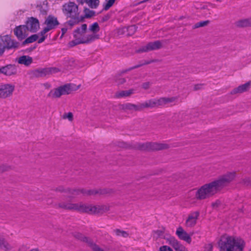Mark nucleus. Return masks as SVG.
I'll list each match as a JSON object with an SVG mask.
<instances>
[{
	"mask_svg": "<svg viewBox=\"0 0 251 251\" xmlns=\"http://www.w3.org/2000/svg\"><path fill=\"white\" fill-rule=\"evenodd\" d=\"M150 83L149 82H144L142 84V88L145 90L149 88Z\"/></svg>",
	"mask_w": 251,
	"mask_h": 251,
	"instance_id": "nucleus-51",
	"label": "nucleus"
},
{
	"mask_svg": "<svg viewBox=\"0 0 251 251\" xmlns=\"http://www.w3.org/2000/svg\"><path fill=\"white\" fill-rule=\"evenodd\" d=\"M113 192L112 189H102L99 190H95V195H104L107 194H110Z\"/></svg>",
	"mask_w": 251,
	"mask_h": 251,
	"instance_id": "nucleus-29",
	"label": "nucleus"
},
{
	"mask_svg": "<svg viewBox=\"0 0 251 251\" xmlns=\"http://www.w3.org/2000/svg\"><path fill=\"white\" fill-rule=\"evenodd\" d=\"M234 177V173H228L210 183L203 185L197 191L196 198L198 200H203L213 196L232 181Z\"/></svg>",
	"mask_w": 251,
	"mask_h": 251,
	"instance_id": "nucleus-1",
	"label": "nucleus"
},
{
	"mask_svg": "<svg viewBox=\"0 0 251 251\" xmlns=\"http://www.w3.org/2000/svg\"><path fill=\"white\" fill-rule=\"evenodd\" d=\"M29 251H39V250L38 249H33L30 250Z\"/></svg>",
	"mask_w": 251,
	"mask_h": 251,
	"instance_id": "nucleus-64",
	"label": "nucleus"
},
{
	"mask_svg": "<svg viewBox=\"0 0 251 251\" xmlns=\"http://www.w3.org/2000/svg\"><path fill=\"white\" fill-rule=\"evenodd\" d=\"M250 181V179L249 178L245 179L244 180V183H245V184H248V183H249Z\"/></svg>",
	"mask_w": 251,
	"mask_h": 251,
	"instance_id": "nucleus-58",
	"label": "nucleus"
},
{
	"mask_svg": "<svg viewBox=\"0 0 251 251\" xmlns=\"http://www.w3.org/2000/svg\"><path fill=\"white\" fill-rule=\"evenodd\" d=\"M218 244L220 251H242L245 243L241 238L224 235Z\"/></svg>",
	"mask_w": 251,
	"mask_h": 251,
	"instance_id": "nucleus-2",
	"label": "nucleus"
},
{
	"mask_svg": "<svg viewBox=\"0 0 251 251\" xmlns=\"http://www.w3.org/2000/svg\"><path fill=\"white\" fill-rule=\"evenodd\" d=\"M63 119H68L69 121H72L73 120V114L72 112H68L64 113L62 116Z\"/></svg>",
	"mask_w": 251,
	"mask_h": 251,
	"instance_id": "nucleus-39",
	"label": "nucleus"
},
{
	"mask_svg": "<svg viewBox=\"0 0 251 251\" xmlns=\"http://www.w3.org/2000/svg\"><path fill=\"white\" fill-rule=\"evenodd\" d=\"M49 31V30L47 28L44 27L43 29L39 33V34L41 36L43 37V36H46L45 34Z\"/></svg>",
	"mask_w": 251,
	"mask_h": 251,
	"instance_id": "nucleus-50",
	"label": "nucleus"
},
{
	"mask_svg": "<svg viewBox=\"0 0 251 251\" xmlns=\"http://www.w3.org/2000/svg\"><path fill=\"white\" fill-rule=\"evenodd\" d=\"M47 36H43V37H42L41 38L39 39L38 41V43H41L44 41L46 38Z\"/></svg>",
	"mask_w": 251,
	"mask_h": 251,
	"instance_id": "nucleus-54",
	"label": "nucleus"
},
{
	"mask_svg": "<svg viewBox=\"0 0 251 251\" xmlns=\"http://www.w3.org/2000/svg\"><path fill=\"white\" fill-rule=\"evenodd\" d=\"M251 85V81H249L248 82L234 88L231 91L230 94L234 95L246 92L250 89Z\"/></svg>",
	"mask_w": 251,
	"mask_h": 251,
	"instance_id": "nucleus-18",
	"label": "nucleus"
},
{
	"mask_svg": "<svg viewBox=\"0 0 251 251\" xmlns=\"http://www.w3.org/2000/svg\"><path fill=\"white\" fill-rule=\"evenodd\" d=\"M67 64V69H69L75 67L76 65L75 61L73 59L69 60Z\"/></svg>",
	"mask_w": 251,
	"mask_h": 251,
	"instance_id": "nucleus-43",
	"label": "nucleus"
},
{
	"mask_svg": "<svg viewBox=\"0 0 251 251\" xmlns=\"http://www.w3.org/2000/svg\"><path fill=\"white\" fill-rule=\"evenodd\" d=\"M38 35L37 34L32 35L27 38H26L23 42V44H26L28 43H31L36 41L38 38Z\"/></svg>",
	"mask_w": 251,
	"mask_h": 251,
	"instance_id": "nucleus-31",
	"label": "nucleus"
},
{
	"mask_svg": "<svg viewBox=\"0 0 251 251\" xmlns=\"http://www.w3.org/2000/svg\"><path fill=\"white\" fill-rule=\"evenodd\" d=\"M126 28H119L117 30V34L118 35H123L125 32Z\"/></svg>",
	"mask_w": 251,
	"mask_h": 251,
	"instance_id": "nucleus-49",
	"label": "nucleus"
},
{
	"mask_svg": "<svg viewBox=\"0 0 251 251\" xmlns=\"http://www.w3.org/2000/svg\"><path fill=\"white\" fill-rule=\"evenodd\" d=\"M84 17L85 18L91 17L94 14V12L93 11L90 10L89 9L86 8H84Z\"/></svg>",
	"mask_w": 251,
	"mask_h": 251,
	"instance_id": "nucleus-40",
	"label": "nucleus"
},
{
	"mask_svg": "<svg viewBox=\"0 0 251 251\" xmlns=\"http://www.w3.org/2000/svg\"><path fill=\"white\" fill-rule=\"evenodd\" d=\"M163 239L166 240L167 243L171 245L172 247L176 242V241H177V240L174 237L171 236L170 235L164 236Z\"/></svg>",
	"mask_w": 251,
	"mask_h": 251,
	"instance_id": "nucleus-28",
	"label": "nucleus"
},
{
	"mask_svg": "<svg viewBox=\"0 0 251 251\" xmlns=\"http://www.w3.org/2000/svg\"><path fill=\"white\" fill-rule=\"evenodd\" d=\"M177 100L176 97L171 98L162 97L158 99L159 106H164L169 103L176 101Z\"/></svg>",
	"mask_w": 251,
	"mask_h": 251,
	"instance_id": "nucleus-21",
	"label": "nucleus"
},
{
	"mask_svg": "<svg viewBox=\"0 0 251 251\" xmlns=\"http://www.w3.org/2000/svg\"><path fill=\"white\" fill-rule=\"evenodd\" d=\"M148 0H144L141 1L140 2H139V4L144 3L145 2L148 1Z\"/></svg>",
	"mask_w": 251,
	"mask_h": 251,
	"instance_id": "nucleus-63",
	"label": "nucleus"
},
{
	"mask_svg": "<svg viewBox=\"0 0 251 251\" xmlns=\"http://www.w3.org/2000/svg\"><path fill=\"white\" fill-rule=\"evenodd\" d=\"M142 110L145 108L158 107V99H151L141 103Z\"/></svg>",
	"mask_w": 251,
	"mask_h": 251,
	"instance_id": "nucleus-19",
	"label": "nucleus"
},
{
	"mask_svg": "<svg viewBox=\"0 0 251 251\" xmlns=\"http://www.w3.org/2000/svg\"><path fill=\"white\" fill-rule=\"evenodd\" d=\"M82 240H83V241L86 242H89V239L87 237H83L82 238Z\"/></svg>",
	"mask_w": 251,
	"mask_h": 251,
	"instance_id": "nucleus-57",
	"label": "nucleus"
},
{
	"mask_svg": "<svg viewBox=\"0 0 251 251\" xmlns=\"http://www.w3.org/2000/svg\"><path fill=\"white\" fill-rule=\"evenodd\" d=\"M99 0H95V8L99 4Z\"/></svg>",
	"mask_w": 251,
	"mask_h": 251,
	"instance_id": "nucleus-59",
	"label": "nucleus"
},
{
	"mask_svg": "<svg viewBox=\"0 0 251 251\" xmlns=\"http://www.w3.org/2000/svg\"><path fill=\"white\" fill-rule=\"evenodd\" d=\"M115 0H108L105 4H103V9L107 10L113 5Z\"/></svg>",
	"mask_w": 251,
	"mask_h": 251,
	"instance_id": "nucleus-37",
	"label": "nucleus"
},
{
	"mask_svg": "<svg viewBox=\"0 0 251 251\" xmlns=\"http://www.w3.org/2000/svg\"><path fill=\"white\" fill-rule=\"evenodd\" d=\"M111 13H108L101 18V21L102 22H106L111 17Z\"/></svg>",
	"mask_w": 251,
	"mask_h": 251,
	"instance_id": "nucleus-48",
	"label": "nucleus"
},
{
	"mask_svg": "<svg viewBox=\"0 0 251 251\" xmlns=\"http://www.w3.org/2000/svg\"><path fill=\"white\" fill-rule=\"evenodd\" d=\"M176 234L178 238L182 240L186 241L188 243L191 242V238L182 227H178L176 231Z\"/></svg>",
	"mask_w": 251,
	"mask_h": 251,
	"instance_id": "nucleus-14",
	"label": "nucleus"
},
{
	"mask_svg": "<svg viewBox=\"0 0 251 251\" xmlns=\"http://www.w3.org/2000/svg\"><path fill=\"white\" fill-rule=\"evenodd\" d=\"M210 23V21L206 20L204 21H201L200 22L197 23L195 24L193 26V29H196L197 28L204 27L207 26Z\"/></svg>",
	"mask_w": 251,
	"mask_h": 251,
	"instance_id": "nucleus-30",
	"label": "nucleus"
},
{
	"mask_svg": "<svg viewBox=\"0 0 251 251\" xmlns=\"http://www.w3.org/2000/svg\"><path fill=\"white\" fill-rule=\"evenodd\" d=\"M142 66H143L142 63L138 64L137 65H135V66H134L133 67H130V68H128V69H126V70L123 71L122 73H126L128 71H131L132 70H133V69L139 68V67H141Z\"/></svg>",
	"mask_w": 251,
	"mask_h": 251,
	"instance_id": "nucleus-45",
	"label": "nucleus"
},
{
	"mask_svg": "<svg viewBox=\"0 0 251 251\" xmlns=\"http://www.w3.org/2000/svg\"><path fill=\"white\" fill-rule=\"evenodd\" d=\"M145 148L149 150L159 151L167 149L169 148L168 145L158 143H147Z\"/></svg>",
	"mask_w": 251,
	"mask_h": 251,
	"instance_id": "nucleus-12",
	"label": "nucleus"
},
{
	"mask_svg": "<svg viewBox=\"0 0 251 251\" xmlns=\"http://www.w3.org/2000/svg\"><path fill=\"white\" fill-rule=\"evenodd\" d=\"M173 247L176 251H185L184 247L181 245L178 241L174 245Z\"/></svg>",
	"mask_w": 251,
	"mask_h": 251,
	"instance_id": "nucleus-34",
	"label": "nucleus"
},
{
	"mask_svg": "<svg viewBox=\"0 0 251 251\" xmlns=\"http://www.w3.org/2000/svg\"><path fill=\"white\" fill-rule=\"evenodd\" d=\"M173 247L176 251H185L184 247L181 245L178 241L174 245Z\"/></svg>",
	"mask_w": 251,
	"mask_h": 251,
	"instance_id": "nucleus-35",
	"label": "nucleus"
},
{
	"mask_svg": "<svg viewBox=\"0 0 251 251\" xmlns=\"http://www.w3.org/2000/svg\"><path fill=\"white\" fill-rule=\"evenodd\" d=\"M134 89H131L128 90H123L118 91L115 94V97L116 98H121L130 96L134 93Z\"/></svg>",
	"mask_w": 251,
	"mask_h": 251,
	"instance_id": "nucleus-22",
	"label": "nucleus"
},
{
	"mask_svg": "<svg viewBox=\"0 0 251 251\" xmlns=\"http://www.w3.org/2000/svg\"><path fill=\"white\" fill-rule=\"evenodd\" d=\"M26 27L27 30L32 32H36L40 28V24L38 20L34 17L28 18L26 22Z\"/></svg>",
	"mask_w": 251,
	"mask_h": 251,
	"instance_id": "nucleus-7",
	"label": "nucleus"
},
{
	"mask_svg": "<svg viewBox=\"0 0 251 251\" xmlns=\"http://www.w3.org/2000/svg\"><path fill=\"white\" fill-rule=\"evenodd\" d=\"M160 251H173L172 249L167 246H163L160 248Z\"/></svg>",
	"mask_w": 251,
	"mask_h": 251,
	"instance_id": "nucleus-46",
	"label": "nucleus"
},
{
	"mask_svg": "<svg viewBox=\"0 0 251 251\" xmlns=\"http://www.w3.org/2000/svg\"><path fill=\"white\" fill-rule=\"evenodd\" d=\"M100 27L97 23L95 22V33L99 31Z\"/></svg>",
	"mask_w": 251,
	"mask_h": 251,
	"instance_id": "nucleus-55",
	"label": "nucleus"
},
{
	"mask_svg": "<svg viewBox=\"0 0 251 251\" xmlns=\"http://www.w3.org/2000/svg\"><path fill=\"white\" fill-rule=\"evenodd\" d=\"M1 40L5 45L4 47L8 49L17 48L19 47V43L11 39L8 35H5L1 37Z\"/></svg>",
	"mask_w": 251,
	"mask_h": 251,
	"instance_id": "nucleus-11",
	"label": "nucleus"
},
{
	"mask_svg": "<svg viewBox=\"0 0 251 251\" xmlns=\"http://www.w3.org/2000/svg\"><path fill=\"white\" fill-rule=\"evenodd\" d=\"M115 81L117 85H120L124 84L126 81V78L121 76V75L116 76Z\"/></svg>",
	"mask_w": 251,
	"mask_h": 251,
	"instance_id": "nucleus-32",
	"label": "nucleus"
},
{
	"mask_svg": "<svg viewBox=\"0 0 251 251\" xmlns=\"http://www.w3.org/2000/svg\"><path fill=\"white\" fill-rule=\"evenodd\" d=\"M57 205L59 208L65 209L75 210L85 212H92L93 208L90 205H85L81 203H70L62 202L58 203Z\"/></svg>",
	"mask_w": 251,
	"mask_h": 251,
	"instance_id": "nucleus-3",
	"label": "nucleus"
},
{
	"mask_svg": "<svg viewBox=\"0 0 251 251\" xmlns=\"http://www.w3.org/2000/svg\"><path fill=\"white\" fill-rule=\"evenodd\" d=\"M85 3L91 8H93L94 6V0H85Z\"/></svg>",
	"mask_w": 251,
	"mask_h": 251,
	"instance_id": "nucleus-47",
	"label": "nucleus"
},
{
	"mask_svg": "<svg viewBox=\"0 0 251 251\" xmlns=\"http://www.w3.org/2000/svg\"><path fill=\"white\" fill-rule=\"evenodd\" d=\"M60 70L57 68H50L41 69H37L33 71L32 73L34 76L36 77H41L45 76L50 74L56 73Z\"/></svg>",
	"mask_w": 251,
	"mask_h": 251,
	"instance_id": "nucleus-8",
	"label": "nucleus"
},
{
	"mask_svg": "<svg viewBox=\"0 0 251 251\" xmlns=\"http://www.w3.org/2000/svg\"><path fill=\"white\" fill-rule=\"evenodd\" d=\"M72 18V20H70L68 22V25H69L70 26H73L80 22V20H79V17Z\"/></svg>",
	"mask_w": 251,
	"mask_h": 251,
	"instance_id": "nucleus-41",
	"label": "nucleus"
},
{
	"mask_svg": "<svg viewBox=\"0 0 251 251\" xmlns=\"http://www.w3.org/2000/svg\"><path fill=\"white\" fill-rule=\"evenodd\" d=\"M148 44L149 51L159 50L163 47L162 41L157 40L152 42H150Z\"/></svg>",
	"mask_w": 251,
	"mask_h": 251,
	"instance_id": "nucleus-23",
	"label": "nucleus"
},
{
	"mask_svg": "<svg viewBox=\"0 0 251 251\" xmlns=\"http://www.w3.org/2000/svg\"><path fill=\"white\" fill-rule=\"evenodd\" d=\"M67 31V29L65 28H63L62 29V34H64Z\"/></svg>",
	"mask_w": 251,
	"mask_h": 251,
	"instance_id": "nucleus-62",
	"label": "nucleus"
},
{
	"mask_svg": "<svg viewBox=\"0 0 251 251\" xmlns=\"http://www.w3.org/2000/svg\"><path fill=\"white\" fill-rule=\"evenodd\" d=\"M64 14L69 17L75 18L79 16L78 6L74 2H69L63 5Z\"/></svg>",
	"mask_w": 251,
	"mask_h": 251,
	"instance_id": "nucleus-5",
	"label": "nucleus"
},
{
	"mask_svg": "<svg viewBox=\"0 0 251 251\" xmlns=\"http://www.w3.org/2000/svg\"><path fill=\"white\" fill-rule=\"evenodd\" d=\"M120 109L123 110L125 111H142L141 103H139L134 104L130 103H126L125 104H120L119 105Z\"/></svg>",
	"mask_w": 251,
	"mask_h": 251,
	"instance_id": "nucleus-9",
	"label": "nucleus"
},
{
	"mask_svg": "<svg viewBox=\"0 0 251 251\" xmlns=\"http://www.w3.org/2000/svg\"><path fill=\"white\" fill-rule=\"evenodd\" d=\"M137 26L135 25H132L131 26H128L126 30L128 31V34L129 35H131L133 34L137 30Z\"/></svg>",
	"mask_w": 251,
	"mask_h": 251,
	"instance_id": "nucleus-36",
	"label": "nucleus"
},
{
	"mask_svg": "<svg viewBox=\"0 0 251 251\" xmlns=\"http://www.w3.org/2000/svg\"><path fill=\"white\" fill-rule=\"evenodd\" d=\"M200 88V85H196L194 87V89L195 90H198Z\"/></svg>",
	"mask_w": 251,
	"mask_h": 251,
	"instance_id": "nucleus-61",
	"label": "nucleus"
},
{
	"mask_svg": "<svg viewBox=\"0 0 251 251\" xmlns=\"http://www.w3.org/2000/svg\"><path fill=\"white\" fill-rule=\"evenodd\" d=\"M0 249L5 251H10L12 246L6 240L4 236L0 233Z\"/></svg>",
	"mask_w": 251,
	"mask_h": 251,
	"instance_id": "nucleus-20",
	"label": "nucleus"
},
{
	"mask_svg": "<svg viewBox=\"0 0 251 251\" xmlns=\"http://www.w3.org/2000/svg\"><path fill=\"white\" fill-rule=\"evenodd\" d=\"M136 53H142L144 52H148L150 51L148 48V44H147L145 46H143L139 48L138 50H137L136 51Z\"/></svg>",
	"mask_w": 251,
	"mask_h": 251,
	"instance_id": "nucleus-42",
	"label": "nucleus"
},
{
	"mask_svg": "<svg viewBox=\"0 0 251 251\" xmlns=\"http://www.w3.org/2000/svg\"><path fill=\"white\" fill-rule=\"evenodd\" d=\"M18 62L19 64L29 66L32 62V58L29 56L23 55L19 57Z\"/></svg>",
	"mask_w": 251,
	"mask_h": 251,
	"instance_id": "nucleus-25",
	"label": "nucleus"
},
{
	"mask_svg": "<svg viewBox=\"0 0 251 251\" xmlns=\"http://www.w3.org/2000/svg\"><path fill=\"white\" fill-rule=\"evenodd\" d=\"M155 62H156L155 60H151L150 61H144V62L142 63V64L143 65H148V64H151V63Z\"/></svg>",
	"mask_w": 251,
	"mask_h": 251,
	"instance_id": "nucleus-53",
	"label": "nucleus"
},
{
	"mask_svg": "<svg viewBox=\"0 0 251 251\" xmlns=\"http://www.w3.org/2000/svg\"><path fill=\"white\" fill-rule=\"evenodd\" d=\"M86 32L87 33L86 36L82 41L75 43V45L78 43H88L93 41L94 37V23L90 25L89 30Z\"/></svg>",
	"mask_w": 251,
	"mask_h": 251,
	"instance_id": "nucleus-15",
	"label": "nucleus"
},
{
	"mask_svg": "<svg viewBox=\"0 0 251 251\" xmlns=\"http://www.w3.org/2000/svg\"><path fill=\"white\" fill-rule=\"evenodd\" d=\"M87 29V25L86 24H83L80 28H78L76 31H75V33H81L83 32L84 31H85Z\"/></svg>",
	"mask_w": 251,
	"mask_h": 251,
	"instance_id": "nucleus-44",
	"label": "nucleus"
},
{
	"mask_svg": "<svg viewBox=\"0 0 251 251\" xmlns=\"http://www.w3.org/2000/svg\"><path fill=\"white\" fill-rule=\"evenodd\" d=\"M15 86L10 84L0 85V98L6 99L12 95Z\"/></svg>",
	"mask_w": 251,
	"mask_h": 251,
	"instance_id": "nucleus-6",
	"label": "nucleus"
},
{
	"mask_svg": "<svg viewBox=\"0 0 251 251\" xmlns=\"http://www.w3.org/2000/svg\"><path fill=\"white\" fill-rule=\"evenodd\" d=\"M164 230H157L153 231V237L157 239L158 238H163L164 236H166L167 235H164Z\"/></svg>",
	"mask_w": 251,
	"mask_h": 251,
	"instance_id": "nucleus-27",
	"label": "nucleus"
},
{
	"mask_svg": "<svg viewBox=\"0 0 251 251\" xmlns=\"http://www.w3.org/2000/svg\"><path fill=\"white\" fill-rule=\"evenodd\" d=\"M235 25L238 27H247L251 26V18L239 20L235 22Z\"/></svg>",
	"mask_w": 251,
	"mask_h": 251,
	"instance_id": "nucleus-24",
	"label": "nucleus"
},
{
	"mask_svg": "<svg viewBox=\"0 0 251 251\" xmlns=\"http://www.w3.org/2000/svg\"><path fill=\"white\" fill-rule=\"evenodd\" d=\"M95 251H104L102 249H100L98 246L95 245Z\"/></svg>",
	"mask_w": 251,
	"mask_h": 251,
	"instance_id": "nucleus-56",
	"label": "nucleus"
},
{
	"mask_svg": "<svg viewBox=\"0 0 251 251\" xmlns=\"http://www.w3.org/2000/svg\"><path fill=\"white\" fill-rule=\"evenodd\" d=\"M4 51L5 47H4L0 42V56H1L3 54Z\"/></svg>",
	"mask_w": 251,
	"mask_h": 251,
	"instance_id": "nucleus-52",
	"label": "nucleus"
},
{
	"mask_svg": "<svg viewBox=\"0 0 251 251\" xmlns=\"http://www.w3.org/2000/svg\"><path fill=\"white\" fill-rule=\"evenodd\" d=\"M200 215L199 211H195L191 213L188 217V219L186 221V225L188 227H192L194 226L197 223V220L198 219Z\"/></svg>",
	"mask_w": 251,
	"mask_h": 251,
	"instance_id": "nucleus-17",
	"label": "nucleus"
},
{
	"mask_svg": "<svg viewBox=\"0 0 251 251\" xmlns=\"http://www.w3.org/2000/svg\"><path fill=\"white\" fill-rule=\"evenodd\" d=\"M72 90L70 84L65 85L50 90L48 94V97L51 98H58L62 95L70 94Z\"/></svg>",
	"mask_w": 251,
	"mask_h": 251,
	"instance_id": "nucleus-4",
	"label": "nucleus"
},
{
	"mask_svg": "<svg viewBox=\"0 0 251 251\" xmlns=\"http://www.w3.org/2000/svg\"><path fill=\"white\" fill-rule=\"evenodd\" d=\"M59 24L57 18L52 15L48 16L44 22L45 27L49 31L55 28Z\"/></svg>",
	"mask_w": 251,
	"mask_h": 251,
	"instance_id": "nucleus-10",
	"label": "nucleus"
},
{
	"mask_svg": "<svg viewBox=\"0 0 251 251\" xmlns=\"http://www.w3.org/2000/svg\"><path fill=\"white\" fill-rule=\"evenodd\" d=\"M27 29L25 25H20L14 29V34L20 40H23L25 38L27 35Z\"/></svg>",
	"mask_w": 251,
	"mask_h": 251,
	"instance_id": "nucleus-13",
	"label": "nucleus"
},
{
	"mask_svg": "<svg viewBox=\"0 0 251 251\" xmlns=\"http://www.w3.org/2000/svg\"><path fill=\"white\" fill-rule=\"evenodd\" d=\"M77 1L81 4L85 3V0H77Z\"/></svg>",
	"mask_w": 251,
	"mask_h": 251,
	"instance_id": "nucleus-60",
	"label": "nucleus"
},
{
	"mask_svg": "<svg viewBox=\"0 0 251 251\" xmlns=\"http://www.w3.org/2000/svg\"><path fill=\"white\" fill-rule=\"evenodd\" d=\"M0 73L10 76L17 73V69L14 65H8L0 68Z\"/></svg>",
	"mask_w": 251,
	"mask_h": 251,
	"instance_id": "nucleus-16",
	"label": "nucleus"
},
{
	"mask_svg": "<svg viewBox=\"0 0 251 251\" xmlns=\"http://www.w3.org/2000/svg\"><path fill=\"white\" fill-rule=\"evenodd\" d=\"M108 210V208L105 205H95V214H101Z\"/></svg>",
	"mask_w": 251,
	"mask_h": 251,
	"instance_id": "nucleus-26",
	"label": "nucleus"
},
{
	"mask_svg": "<svg viewBox=\"0 0 251 251\" xmlns=\"http://www.w3.org/2000/svg\"><path fill=\"white\" fill-rule=\"evenodd\" d=\"M115 232L117 236H122L124 238H126L129 235V234L126 231L121 230L119 229H116L115 230Z\"/></svg>",
	"mask_w": 251,
	"mask_h": 251,
	"instance_id": "nucleus-33",
	"label": "nucleus"
},
{
	"mask_svg": "<svg viewBox=\"0 0 251 251\" xmlns=\"http://www.w3.org/2000/svg\"><path fill=\"white\" fill-rule=\"evenodd\" d=\"M67 192H68L69 194H71L72 195H77L79 193V192L82 193H85L86 192H84L83 190H70L69 189H68L66 190Z\"/></svg>",
	"mask_w": 251,
	"mask_h": 251,
	"instance_id": "nucleus-38",
	"label": "nucleus"
}]
</instances>
